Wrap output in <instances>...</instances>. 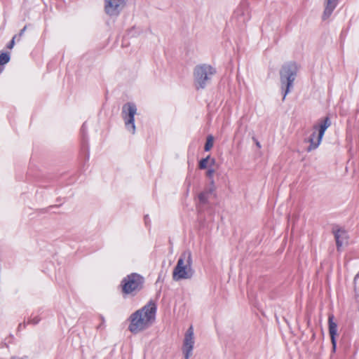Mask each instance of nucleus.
Masks as SVG:
<instances>
[{
	"label": "nucleus",
	"instance_id": "nucleus-1",
	"mask_svg": "<svg viewBox=\"0 0 359 359\" xmlns=\"http://www.w3.org/2000/svg\"><path fill=\"white\" fill-rule=\"evenodd\" d=\"M156 306L152 302L136 311L130 317L128 330L134 334L149 327L155 320Z\"/></svg>",
	"mask_w": 359,
	"mask_h": 359
},
{
	"label": "nucleus",
	"instance_id": "nucleus-2",
	"mask_svg": "<svg viewBox=\"0 0 359 359\" xmlns=\"http://www.w3.org/2000/svg\"><path fill=\"white\" fill-rule=\"evenodd\" d=\"M193 259L190 250L183 252L172 271V279L175 281L191 279L194 274L192 266Z\"/></svg>",
	"mask_w": 359,
	"mask_h": 359
},
{
	"label": "nucleus",
	"instance_id": "nucleus-3",
	"mask_svg": "<svg viewBox=\"0 0 359 359\" xmlns=\"http://www.w3.org/2000/svg\"><path fill=\"white\" fill-rule=\"evenodd\" d=\"M215 72V69L207 64L196 66L193 72L194 83L196 88L203 89L210 83Z\"/></svg>",
	"mask_w": 359,
	"mask_h": 359
},
{
	"label": "nucleus",
	"instance_id": "nucleus-4",
	"mask_svg": "<svg viewBox=\"0 0 359 359\" xmlns=\"http://www.w3.org/2000/svg\"><path fill=\"white\" fill-rule=\"evenodd\" d=\"M298 67L294 63H287L283 66L280 70L281 88L285 89L283 99L290 91L292 83L295 79Z\"/></svg>",
	"mask_w": 359,
	"mask_h": 359
},
{
	"label": "nucleus",
	"instance_id": "nucleus-5",
	"mask_svg": "<svg viewBox=\"0 0 359 359\" xmlns=\"http://www.w3.org/2000/svg\"><path fill=\"white\" fill-rule=\"evenodd\" d=\"M331 121L328 117L320 120L313 127V133L309 139L310 143L308 151L316 149L320 144L325 130L330 126Z\"/></svg>",
	"mask_w": 359,
	"mask_h": 359
},
{
	"label": "nucleus",
	"instance_id": "nucleus-6",
	"mask_svg": "<svg viewBox=\"0 0 359 359\" xmlns=\"http://www.w3.org/2000/svg\"><path fill=\"white\" fill-rule=\"evenodd\" d=\"M144 279L137 273L126 276L122 281L123 292L128 294H134L140 291L143 285Z\"/></svg>",
	"mask_w": 359,
	"mask_h": 359
},
{
	"label": "nucleus",
	"instance_id": "nucleus-7",
	"mask_svg": "<svg viewBox=\"0 0 359 359\" xmlns=\"http://www.w3.org/2000/svg\"><path fill=\"white\" fill-rule=\"evenodd\" d=\"M137 114V107L135 104L128 102L122 107V118L123 119L125 127L128 132L134 135L136 128L135 125V115Z\"/></svg>",
	"mask_w": 359,
	"mask_h": 359
},
{
	"label": "nucleus",
	"instance_id": "nucleus-8",
	"mask_svg": "<svg viewBox=\"0 0 359 359\" xmlns=\"http://www.w3.org/2000/svg\"><path fill=\"white\" fill-rule=\"evenodd\" d=\"M128 0H104V11L110 17L118 16L124 9Z\"/></svg>",
	"mask_w": 359,
	"mask_h": 359
},
{
	"label": "nucleus",
	"instance_id": "nucleus-9",
	"mask_svg": "<svg viewBox=\"0 0 359 359\" xmlns=\"http://www.w3.org/2000/svg\"><path fill=\"white\" fill-rule=\"evenodd\" d=\"M194 344L195 337L194 328L192 326H190L184 334L182 347V351L184 359H189L192 355Z\"/></svg>",
	"mask_w": 359,
	"mask_h": 359
},
{
	"label": "nucleus",
	"instance_id": "nucleus-10",
	"mask_svg": "<svg viewBox=\"0 0 359 359\" xmlns=\"http://www.w3.org/2000/svg\"><path fill=\"white\" fill-rule=\"evenodd\" d=\"M334 238L338 250H340L341 248L347 245L348 243V233L343 229L337 230L334 232Z\"/></svg>",
	"mask_w": 359,
	"mask_h": 359
},
{
	"label": "nucleus",
	"instance_id": "nucleus-11",
	"mask_svg": "<svg viewBox=\"0 0 359 359\" xmlns=\"http://www.w3.org/2000/svg\"><path fill=\"white\" fill-rule=\"evenodd\" d=\"M328 323H329V333L330 335L333 350L334 351L336 348L335 337L337 334V325L335 322H334V316L332 314L329 316Z\"/></svg>",
	"mask_w": 359,
	"mask_h": 359
},
{
	"label": "nucleus",
	"instance_id": "nucleus-12",
	"mask_svg": "<svg viewBox=\"0 0 359 359\" xmlns=\"http://www.w3.org/2000/svg\"><path fill=\"white\" fill-rule=\"evenodd\" d=\"M339 0H325V11L323 13V18H329L336 8Z\"/></svg>",
	"mask_w": 359,
	"mask_h": 359
},
{
	"label": "nucleus",
	"instance_id": "nucleus-13",
	"mask_svg": "<svg viewBox=\"0 0 359 359\" xmlns=\"http://www.w3.org/2000/svg\"><path fill=\"white\" fill-rule=\"evenodd\" d=\"M212 187L209 189L208 192L201 193L198 196L199 201L201 203H206L208 202V193H213L215 191L214 182H211Z\"/></svg>",
	"mask_w": 359,
	"mask_h": 359
},
{
	"label": "nucleus",
	"instance_id": "nucleus-14",
	"mask_svg": "<svg viewBox=\"0 0 359 359\" xmlns=\"http://www.w3.org/2000/svg\"><path fill=\"white\" fill-rule=\"evenodd\" d=\"M213 142H214V137L212 135H208L207 137L206 142L204 147L205 151H210L212 147H213Z\"/></svg>",
	"mask_w": 359,
	"mask_h": 359
},
{
	"label": "nucleus",
	"instance_id": "nucleus-15",
	"mask_svg": "<svg viewBox=\"0 0 359 359\" xmlns=\"http://www.w3.org/2000/svg\"><path fill=\"white\" fill-rule=\"evenodd\" d=\"M210 159V156H208L206 158L201 159L198 164L199 168L200 169H205L208 167V164L209 163Z\"/></svg>",
	"mask_w": 359,
	"mask_h": 359
},
{
	"label": "nucleus",
	"instance_id": "nucleus-16",
	"mask_svg": "<svg viewBox=\"0 0 359 359\" xmlns=\"http://www.w3.org/2000/svg\"><path fill=\"white\" fill-rule=\"evenodd\" d=\"M10 57L7 53H1L0 55V65H3L8 62Z\"/></svg>",
	"mask_w": 359,
	"mask_h": 359
},
{
	"label": "nucleus",
	"instance_id": "nucleus-17",
	"mask_svg": "<svg viewBox=\"0 0 359 359\" xmlns=\"http://www.w3.org/2000/svg\"><path fill=\"white\" fill-rule=\"evenodd\" d=\"M215 170L214 169H208L206 172V175L209 177V178H212L214 173H215Z\"/></svg>",
	"mask_w": 359,
	"mask_h": 359
},
{
	"label": "nucleus",
	"instance_id": "nucleus-18",
	"mask_svg": "<svg viewBox=\"0 0 359 359\" xmlns=\"http://www.w3.org/2000/svg\"><path fill=\"white\" fill-rule=\"evenodd\" d=\"M16 38V36H14L11 40V41L10 42L9 45L8 46V48L11 49L13 48V47L14 46V44H15V39Z\"/></svg>",
	"mask_w": 359,
	"mask_h": 359
},
{
	"label": "nucleus",
	"instance_id": "nucleus-19",
	"mask_svg": "<svg viewBox=\"0 0 359 359\" xmlns=\"http://www.w3.org/2000/svg\"><path fill=\"white\" fill-rule=\"evenodd\" d=\"M253 141L255 142L256 146L258 147V148H261V144L260 142L255 137L252 138Z\"/></svg>",
	"mask_w": 359,
	"mask_h": 359
},
{
	"label": "nucleus",
	"instance_id": "nucleus-20",
	"mask_svg": "<svg viewBox=\"0 0 359 359\" xmlns=\"http://www.w3.org/2000/svg\"><path fill=\"white\" fill-rule=\"evenodd\" d=\"M209 163H210V165H215V163H216V161L215 158H211L209 160Z\"/></svg>",
	"mask_w": 359,
	"mask_h": 359
},
{
	"label": "nucleus",
	"instance_id": "nucleus-21",
	"mask_svg": "<svg viewBox=\"0 0 359 359\" xmlns=\"http://www.w3.org/2000/svg\"><path fill=\"white\" fill-rule=\"evenodd\" d=\"M359 278V273L355 276L354 283H355L357 280Z\"/></svg>",
	"mask_w": 359,
	"mask_h": 359
},
{
	"label": "nucleus",
	"instance_id": "nucleus-22",
	"mask_svg": "<svg viewBox=\"0 0 359 359\" xmlns=\"http://www.w3.org/2000/svg\"><path fill=\"white\" fill-rule=\"evenodd\" d=\"M26 27H25L21 31H20V36H22L23 34H24V32L25 30Z\"/></svg>",
	"mask_w": 359,
	"mask_h": 359
}]
</instances>
